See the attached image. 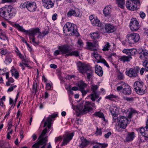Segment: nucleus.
I'll use <instances>...</instances> for the list:
<instances>
[{
  "label": "nucleus",
  "mask_w": 148,
  "mask_h": 148,
  "mask_svg": "<svg viewBox=\"0 0 148 148\" xmlns=\"http://www.w3.org/2000/svg\"><path fill=\"white\" fill-rule=\"evenodd\" d=\"M130 56H134L135 54H136L137 53V50L134 48L130 49Z\"/></svg>",
  "instance_id": "obj_42"
},
{
  "label": "nucleus",
  "mask_w": 148,
  "mask_h": 148,
  "mask_svg": "<svg viewBox=\"0 0 148 148\" xmlns=\"http://www.w3.org/2000/svg\"><path fill=\"white\" fill-rule=\"evenodd\" d=\"M98 86L97 85H92L91 87V90L92 91L93 93L91 94L90 95L91 96V99L93 101H95V97L97 98L96 96V94L97 93V90L98 88Z\"/></svg>",
  "instance_id": "obj_17"
},
{
  "label": "nucleus",
  "mask_w": 148,
  "mask_h": 148,
  "mask_svg": "<svg viewBox=\"0 0 148 148\" xmlns=\"http://www.w3.org/2000/svg\"><path fill=\"white\" fill-rule=\"evenodd\" d=\"M58 49L60 50L61 54H66L65 57L69 56V54L71 51H72V49L68 45H64L62 47L59 46Z\"/></svg>",
  "instance_id": "obj_10"
},
{
  "label": "nucleus",
  "mask_w": 148,
  "mask_h": 148,
  "mask_svg": "<svg viewBox=\"0 0 148 148\" xmlns=\"http://www.w3.org/2000/svg\"><path fill=\"white\" fill-rule=\"evenodd\" d=\"M68 17L74 16L76 17H79L81 16L80 10L78 8H75L74 10H71L67 13Z\"/></svg>",
  "instance_id": "obj_14"
},
{
  "label": "nucleus",
  "mask_w": 148,
  "mask_h": 148,
  "mask_svg": "<svg viewBox=\"0 0 148 148\" xmlns=\"http://www.w3.org/2000/svg\"><path fill=\"white\" fill-rule=\"evenodd\" d=\"M140 132L143 136L148 138V127H141L140 129Z\"/></svg>",
  "instance_id": "obj_26"
},
{
  "label": "nucleus",
  "mask_w": 148,
  "mask_h": 148,
  "mask_svg": "<svg viewBox=\"0 0 148 148\" xmlns=\"http://www.w3.org/2000/svg\"><path fill=\"white\" fill-rule=\"evenodd\" d=\"M11 72L12 73V76H14L16 78H18L19 76V73L17 71L14 69L11 70Z\"/></svg>",
  "instance_id": "obj_37"
},
{
  "label": "nucleus",
  "mask_w": 148,
  "mask_h": 148,
  "mask_svg": "<svg viewBox=\"0 0 148 148\" xmlns=\"http://www.w3.org/2000/svg\"><path fill=\"white\" fill-rule=\"evenodd\" d=\"M112 7L110 5L106 6L103 10V13L106 17H109L110 16L112 9Z\"/></svg>",
  "instance_id": "obj_18"
},
{
  "label": "nucleus",
  "mask_w": 148,
  "mask_h": 148,
  "mask_svg": "<svg viewBox=\"0 0 148 148\" xmlns=\"http://www.w3.org/2000/svg\"><path fill=\"white\" fill-rule=\"evenodd\" d=\"M132 59V57L131 56H123L121 57L120 58V60L121 61L123 62H129Z\"/></svg>",
  "instance_id": "obj_30"
},
{
  "label": "nucleus",
  "mask_w": 148,
  "mask_h": 148,
  "mask_svg": "<svg viewBox=\"0 0 148 148\" xmlns=\"http://www.w3.org/2000/svg\"><path fill=\"white\" fill-rule=\"evenodd\" d=\"M124 77V75L121 72L119 73L118 75V78L119 79L122 80L123 79Z\"/></svg>",
  "instance_id": "obj_55"
},
{
  "label": "nucleus",
  "mask_w": 148,
  "mask_h": 148,
  "mask_svg": "<svg viewBox=\"0 0 148 148\" xmlns=\"http://www.w3.org/2000/svg\"><path fill=\"white\" fill-rule=\"evenodd\" d=\"M126 75L130 77H135L138 75L137 71L135 69L131 68L128 70L127 69L126 71Z\"/></svg>",
  "instance_id": "obj_16"
},
{
  "label": "nucleus",
  "mask_w": 148,
  "mask_h": 148,
  "mask_svg": "<svg viewBox=\"0 0 148 148\" xmlns=\"http://www.w3.org/2000/svg\"><path fill=\"white\" fill-rule=\"evenodd\" d=\"M110 45L108 42H107L106 44L104 46L102 49V50L103 51H108L109 50V48L110 47Z\"/></svg>",
  "instance_id": "obj_40"
},
{
  "label": "nucleus",
  "mask_w": 148,
  "mask_h": 148,
  "mask_svg": "<svg viewBox=\"0 0 148 148\" xmlns=\"http://www.w3.org/2000/svg\"><path fill=\"white\" fill-rule=\"evenodd\" d=\"M77 85L79 88V90H80L81 89L83 88L84 89L87 86V84L85 83L82 81H81L78 82L77 83Z\"/></svg>",
  "instance_id": "obj_32"
},
{
  "label": "nucleus",
  "mask_w": 148,
  "mask_h": 148,
  "mask_svg": "<svg viewBox=\"0 0 148 148\" xmlns=\"http://www.w3.org/2000/svg\"><path fill=\"white\" fill-rule=\"evenodd\" d=\"M122 92L125 95H129L132 93V90L130 86L127 84L123 88Z\"/></svg>",
  "instance_id": "obj_25"
},
{
  "label": "nucleus",
  "mask_w": 148,
  "mask_h": 148,
  "mask_svg": "<svg viewBox=\"0 0 148 148\" xmlns=\"http://www.w3.org/2000/svg\"><path fill=\"white\" fill-rule=\"evenodd\" d=\"M116 54L115 53H111L110 54V55L108 56V58L110 59H112L113 58L112 57L113 56L114 57H116Z\"/></svg>",
  "instance_id": "obj_59"
},
{
  "label": "nucleus",
  "mask_w": 148,
  "mask_h": 148,
  "mask_svg": "<svg viewBox=\"0 0 148 148\" xmlns=\"http://www.w3.org/2000/svg\"><path fill=\"white\" fill-rule=\"evenodd\" d=\"M62 138L61 136H60L58 137H56L55 138V142H57L60 141L62 140Z\"/></svg>",
  "instance_id": "obj_64"
},
{
  "label": "nucleus",
  "mask_w": 148,
  "mask_h": 148,
  "mask_svg": "<svg viewBox=\"0 0 148 148\" xmlns=\"http://www.w3.org/2000/svg\"><path fill=\"white\" fill-rule=\"evenodd\" d=\"M134 88L137 94L143 95L145 93L146 86L142 82L136 81L134 83Z\"/></svg>",
  "instance_id": "obj_5"
},
{
  "label": "nucleus",
  "mask_w": 148,
  "mask_h": 148,
  "mask_svg": "<svg viewBox=\"0 0 148 148\" xmlns=\"http://www.w3.org/2000/svg\"><path fill=\"white\" fill-rule=\"evenodd\" d=\"M78 69L79 72L83 74L85 73L86 71L89 68L87 65L85 64L82 63L81 62H79L77 64Z\"/></svg>",
  "instance_id": "obj_11"
},
{
  "label": "nucleus",
  "mask_w": 148,
  "mask_h": 148,
  "mask_svg": "<svg viewBox=\"0 0 148 148\" xmlns=\"http://www.w3.org/2000/svg\"><path fill=\"white\" fill-rule=\"evenodd\" d=\"M57 114H53L50 115L47 119L46 121L45 122L44 127H45L47 126L48 129H49L51 127V123L52 118H55L58 116Z\"/></svg>",
  "instance_id": "obj_13"
},
{
  "label": "nucleus",
  "mask_w": 148,
  "mask_h": 148,
  "mask_svg": "<svg viewBox=\"0 0 148 148\" xmlns=\"http://www.w3.org/2000/svg\"><path fill=\"white\" fill-rule=\"evenodd\" d=\"M101 62L103 63L107 67H109V66L106 61L104 59H102L100 61L97 62Z\"/></svg>",
  "instance_id": "obj_56"
},
{
  "label": "nucleus",
  "mask_w": 148,
  "mask_h": 148,
  "mask_svg": "<svg viewBox=\"0 0 148 148\" xmlns=\"http://www.w3.org/2000/svg\"><path fill=\"white\" fill-rule=\"evenodd\" d=\"M16 0H2L1 3L3 4L6 3H14L16 1Z\"/></svg>",
  "instance_id": "obj_49"
},
{
  "label": "nucleus",
  "mask_w": 148,
  "mask_h": 148,
  "mask_svg": "<svg viewBox=\"0 0 148 148\" xmlns=\"http://www.w3.org/2000/svg\"><path fill=\"white\" fill-rule=\"evenodd\" d=\"M129 110L130 112L129 113L128 117L130 118L132 117V115L133 114H135L137 113V111L133 108H130Z\"/></svg>",
  "instance_id": "obj_35"
},
{
  "label": "nucleus",
  "mask_w": 148,
  "mask_h": 148,
  "mask_svg": "<svg viewBox=\"0 0 148 148\" xmlns=\"http://www.w3.org/2000/svg\"><path fill=\"white\" fill-rule=\"evenodd\" d=\"M29 1H26L24 3H21L20 5V7L21 8H26L27 9L28 5L29 3Z\"/></svg>",
  "instance_id": "obj_48"
},
{
  "label": "nucleus",
  "mask_w": 148,
  "mask_h": 148,
  "mask_svg": "<svg viewBox=\"0 0 148 148\" xmlns=\"http://www.w3.org/2000/svg\"><path fill=\"white\" fill-rule=\"evenodd\" d=\"M116 3L118 6L122 9H123L125 6L124 0H116Z\"/></svg>",
  "instance_id": "obj_33"
},
{
  "label": "nucleus",
  "mask_w": 148,
  "mask_h": 148,
  "mask_svg": "<svg viewBox=\"0 0 148 148\" xmlns=\"http://www.w3.org/2000/svg\"><path fill=\"white\" fill-rule=\"evenodd\" d=\"M140 4L139 0H127L126 6L128 9L134 11L136 10Z\"/></svg>",
  "instance_id": "obj_8"
},
{
  "label": "nucleus",
  "mask_w": 148,
  "mask_h": 148,
  "mask_svg": "<svg viewBox=\"0 0 148 148\" xmlns=\"http://www.w3.org/2000/svg\"><path fill=\"white\" fill-rule=\"evenodd\" d=\"M91 49V50L93 51V52L91 53V56L92 57H94L98 61V62L101 60L102 59L101 56L97 52L96 49L92 48Z\"/></svg>",
  "instance_id": "obj_23"
},
{
  "label": "nucleus",
  "mask_w": 148,
  "mask_h": 148,
  "mask_svg": "<svg viewBox=\"0 0 148 148\" xmlns=\"http://www.w3.org/2000/svg\"><path fill=\"white\" fill-rule=\"evenodd\" d=\"M109 110L111 115L118 114V108L115 105H113L109 108Z\"/></svg>",
  "instance_id": "obj_28"
},
{
  "label": "nucleus",
  "mask_w": 148,
  "mask_h": 148,
  "mask_svg": "<svg viewBox=\"0 0 148 148\" xmlns=\"http://www.w3.org/2000/svg\"><path fill=\"white\" fill-rule=\"evenodd\" d=\"M123 52L127 55L128 56H130V49H124L123 51Z\"/></svg>",
  "instance_id": "obj_51"
},
{
  "label": "nucleus",
  "mask_w": 148,
  "mask_h": 148,
  "mask_svg": "<svg viewBox=\"0 0 148 148\" xmlns=\"http://www.w3.org/2000/svg\"><path fill=\"white\" fill-rule=\"evenodd\" d=\"M143 64L144 66L146 71H148V62L147 61L144 62L143 63Z\"/></svg>",
  "instance_id": "obj_57"
},
{
  "label": "nucleus",
  "mask_w": 148,
  "mask_h": 148,
  "mask_svg": "<svg viewBox=\"0 0 148 148\" xmlns=\"http://www.w3.org/2000/svg\"><path fill=\"white\" fill-rule=\"evenodd\" d=\"M112 133L111 132H108L104 135V137L106 138H108L109 136L111 135Z\"/></svg>",
  "instance_id": "obj_61"
},
{
  "label": "nucleus",
  "mask_w": 148,
  "mask_h": 148,
  "mask_svg": "<svg viewBox=\"0 0 148 148\" xmlns=\"http://www.w3.org/2000/svg\"><path fill=\"white\" fill-rule=\"evenodd\" d=\"M127 36V37H138L140 36L138 34L134 32L128 34Z\"/></svg>",
  "instance_id": "obj_47"
},
{
  "label": "nucleus",
  "mask_w": 148,
  "mask_h": 148,
  "mask_svg": "<svg viewBox=\"0 0 148 148\" xmlns=\"http://www.w3.org/2000/svg\"><path fill=\"white\" fill-rule=\"evenodd\" d=\"M86 71L85 73H86L87 74L86 78L88 81H89L90 80V78L93 75V72L91 69L89 68Z\"/></svg>",
  "instance_id": "obj_29"
},
{
  "label": "nucleus",
  "mask_w": 148,
  "mask_h": 148,
  "mask_svg": "<svg viewBox=\"0 0 148 148\" xmlns=\"http://www.w3.org/2000/svg\"><path fill=\"white\" fill-rule=\"evenodd\" d=\"M129 26L131 30L133 31H136L140 27L139 23L135 18L131 19Z\"/></svg>",
  "instance_id": "obj_9"
},
{
  "label": "nucleus",
  "mask_w": 148,
  "mask_h": 148,
  "mask_svg": "<svg viewBox=\"0 0 148 148\" xmlns=\"http://www.w3.org/2000/svg\"><path fill=\"white\" fill-rule=\"evenodd\" d=\"M135 137L134 132H128L125 136L124 141L125 143H130L132 142Z\"/></svg>",
  "instance_id": "obj_15"
},
{
  "label": "nucleus",
  "mask_w": 148,
  "mask_h": 148,
  "mask_svg": "<svg viewBox=\"0 0 148 148\" xmlns=\"http://www.w3.org/2000/svg\"><path fill=\"white\" fill-rule=\"evenodd\" d=\"M142 51L144 57H143L142 55H140V58L141 59L143 58V59L145 60V62L147 61L148 60V51L143 50Z\"/></svg>",
  "instance_id": "obj_31"
},
{
  "label": "nucleus",
  "mask_w": 148,
  "mask_h": 148,
  "mask_svg": "<svg viewBox=\"0 0 148 148\" xmlns=\"http://www.w3.org/2000/svg\"><path fill=\"white\" fill-rule=\"evenodd\" d=\"M134 97H124V99L127 101H132L134 100Z\"/></svg>",
  "instance_id": "obj_50"
},
{
  "label": "nucleus",
  "mask_w": 148,
  "mask_h": 148,
  "mask_svg": "<svg viewBox=\"0 0 148 148\" xmlns=\"http://www.w3.org/2000/svg\"><path fill=\"white\" fill-rule=\"evenodd\" d=\"M77 43L80 47H82L83 45V42L82 40L80 39L78 40Z\"/></svg>",
  "instance_id": "obj_63"
},
{
  "label": "nucleus",
  "mask_w": 148,
  "mask_h": 148,
  "mask_svg": "<svg viewBox=\"0 0 148 148\" xmlns=\"http://www.w3.org/2000/svg\"><path fill=\"white\" fill-rule=\"evenodd\" d=\"M105 29L107 32L110 33L115 31L116 28L113 25L110 24H107L105 25Z\"/></svg>",
  "instance_id": "obj_22"
},
{
  "label": "nucleus",
  "mask_w": 148,
  "mask_h": 148,
  "mask_svg": "<svg viewBox=\"0 0 148 148\" xmlns=\"http://www.w3.org/2000/svg\"><path fill=\"white\" fill-rule=\"evenodd\" d=\"M117 97V96L114 95L113 94H110L108 96L106 97L105 98L108 99L109 100L112 99L113 98H116Z\"/></svg>",
  "instance_id": "obj_43"
},
{
  "label": "nucleus",
  "mask_w": 148,
  "mask_h": 148,
  "mask_svg": "<svg viewBox=\"0 0 148 148\" xmlns=\"http://www.w3.org/2000/svg\"><path fill=\"white\" fill-rule=\"evenodd\" d=\"M17 86L16 85H14L12 86L11 85V87L9 88L7 90V92H11Z\"/></svg>",
  "instance_id": "obj_60"
},
{
  "label": "nucleus",
  "mask_w": 148,
  "mask_h": 148,
  "mask_svg": "<svg viewBox=\"0 0 148 148\" xmlns=\"http://www.w3.org/2000/svg\"><path fill=\"white\" fill-rule=\"evenodd\" d=\"M28 4L27 10L28 11L30 12H34L36 11L37 7L35 3L29 1Z\"/></svg>",
  "instance_id": "obj_20"
},
{
  "label": "nucleus",
  "mask_w": 148,
  "mask_h": 148,
  "mask_svg": "<svg viewBox=\"0 0 148 148\" xmlns=\"http://www.w3.org/2000/svg\"><path fill=\"white\" fill-rule=\"evenodd\" d=\"M77 108L79 111V114L83 115L92 110V108H95V106L94 103L91 102L86 101L84 107L81 104H79L78 105Z\"/></svg>",
  "instance_id": "obj_3"
},
{
  "label": "nucleus",
  "mask_w": 148,
  "mask_h": 148,
  "mask_svg": "<svg viewBox=\"0 0 148 148\" xmlns=\"http://www.w3.org/2000/svg\"><path fill=\"white\" fill-rule=\"evenodd\" d=\"M73 136V133L68 134L64 138L63 141L62 143V145L64 146L67 145L69 142L71 140Z\"/></svg>",
  "instance_id": "obj_21"
},
{
  "label": "nucleus",
  "mask_w": 148,
  "mask_h": 148,
  "mask_svg": "<svg viewBox=\"0 0 148 148\" xmlns=\"http://www.w3.org/2000/svg\"><path fill=\"white\" fill-rule=\"evenodd\" d=\"M47 131V128H45L43 130L40 136L38 142L33 145L32 147L34 148H45L46 145V142L47 140V136L44 137Z\"/></svg>",
  "instance_id": "obj_4"
},
{
  "label": "nucleus",
  "mask_w": 148,
  "mask_h": 148,
  "mask_svg": "<svg viewBox=\"0 0 148 148\" xmlns=\"http://www.w3.org/2000/svg\"><path fill=\"white\" fill-rule=\"evenodd\" d=\"M128 119L125 117L122 116L119 118L118 124L115 127L116 130L118 132H121L123 129L126 128L128 123Z\"/></svg>",
  "instance_id": "obj_6"
},
{
  "label": "nucleus",
  "mask_w": 148,
  "mask_h": 148,
  "mask_svg": "<svg viewBox=\"0 0 148 148\" xmlns=\"http://www.w3.org/2000/svg\"><path fill=\"white\" fill-rule=\"evenodd\" d=\"M5 8V6L0 8V16L3 18V16H4V12L6 10Z\"/></svg>",
  "instance_id": "obj_41"
},
{
  "label": "nucleus",
  "mask_w": 148,
  "mask_h": 148,
  "mask_svg": "<svg viewBox=\"0 0 148 148\" xmlns=\"http://www.w3.org/2000/svg\"><path fill=\"white\" fill-rule=\"evenodd\" d=\"M68 55L69 56H74L76 57H78L79 56V53L78 51H70V53L68 54Z\"/></svg>",
  "instance_id": "obj_39"
},
{
  "label": "nucleus",
  "mask_w": 148,
  "mask_h": 148,
  "mask_svg": "<svg viewBox=\"0 0 148 148\" xmlns=\"http://www.w3.org/2000/svg\"><path fill=\"white\" fill-rule=\"evenodd\" d=\"M5 9L6 10L3 18L6 20L12 18L16 14L15 9L10 5L5 6Z\"/></svg>",
  "instance_id": "obj_7"
},
{
  "label": "nucleus",
  "mask_w": 148,
  "mask_h": 148,
  "mask_svg": "<svg viewBox=\"0 0 148 148\" xmlns=\"http://www.w3.org/2000/svg\"><path fill=\"white\" fill-rule=\"evenodd\" d=\"M95 73L99 76H102L103 74V71L102 68L99 65H96L95 68Z\"/></svg>",
  "instance_id": "obj_24"
},
{
  "label": "nucleus",
  "mask_w": 148,
  "mask_h": 148,
  "mask_svg": "<svg viewBox=\"0 0 148 148\" xmlns=\"http://www.w3.org/2000/svg\"><path fill=\"white\" fill-rule=\"evenodd\" d=\"M98 144L99 145L100 148H105L108 146V144L105 143H99Z\"/></svg>",
  "instance_id": "obj_53"
},
{
  "label": "nucleus",
  "mask_w": 148,
  "mask_h": 148,
  "mask_svg": "<svg viewBox=\"0 0 148 148\" xmlns=\"http://www.w3.org/2000/svg\"><path fill=\"white\" fill-rule=\"evenodd\" d=\"M93 115L95 116L101 118L104 120H105V118L104 117L103 114L102 112L100 111L95 112L93 114Z\"/></svg>",
  "instance_id": "obj_34"
},
{
  "label": "nucleus",
  "mask_w": 148,
  "mask_h": 148,
  "mask_svg": "<svg viewBox=\"0 0 148 148\" xmlns=\"http://www.w3.org/2000/svg\"><path fill=\"white\" fill-rule=\"evenodd\" d=\"M81 141V144L79 145V147L81 148H84L86 147L89 144V142L88 141L85 139L83 137L80 138Z\"/></svg>",
  "instance_id": "obj_27"
},
{
  "label": "nucleus",
  "mask_w": 148,
  "mask_h": 148,
  "mask_svg": "<svg viewBox=\"0 0 148 148\" xmlns=\"http://www.w3.org/2000/svg\"><path fill=\"white\" fill-rule=\"evenodd\" d=\"M38 38H30V40H32V42L34 45H38L39 43V41L38 39Z\"/></svg>",
  "instance_id": "obj_38"
},
{
  "label": "nucleus",
  "mask_w": 148,
  "mask_h": 148,
  "mask_svg": "<svg viewBox=\"0 0 148 148\" xmlns=\"http://www.w3.org/2000/svg\"><path fill=\"white\" fill-rule=\"evenodd\" d=\"M118 114L112 115V122L113 123L115 122L118 120Z\"/></svg>",
  "instance_id": "obj_44"
},
{
  "label": "nucleus",
  "mask_w": 148,
  "mask_h": 148,
  "mask_svg": "<svg viewBox=\"0 0 148 148\" xmlns=\"http://www.w3.org/2000/svg\"><path fill=\"white\" fill-rule=\"evenodd\" d=\"M13 26L19 31L27 34L28 36H29L34 37L38 34L39 36L42 37L45 36L49 33L48 31L46 29H45L44 31L41 33L40 32V29L38 28H31L27 30H25L22 26H20L18 24H15Z\"/></svg>",
  "instance_id": "obj_1"
},
{
  "label": "nucleus",
  "mask_w": 148,
  "mask_h": 148,
  "mask_svg": "<svg viewBox=\"0 0 148 148\" xmlns=\"http://www.w3.org/2000/svg\"><path fill=\"white\" fill-rule=\"evenodd\" d=\"M80 90L82 93V95L83 96L85 95L88 92V91L85 90H84V88L81 89V90Z\"/></svg>",
  "instance_id": "obj_62"
},
{
  "label": "nucleus",
  "mask_w": 148,
  "mask_h": 148,
  "mask_svg": "<svg viewBox=\"0 0 148 148\" xmlns=\"http://www.w3.org/2000/svg\"><path fill=\"white\" fill-rule=\"evenodd\" d=\"M12 61V59L10 55H7L5 57L4 62L6 64L10 63Z\"/></svg>",
  "instance_id": "obj_36"
},
{
  "label": "nucleus",
  "mask_w": 148,
  "mask_h": 148,
  "mask_svg": "<svg viewBox=\"0 0 148 148\" xmlns=\"http://www.w3.org/2000/svg\"><path fill=\"white\" fill-rule=\"evenodd\" d=\"M96 134L97 136H101L102 134V132L100 129H99L98 127L97 129Z\"/></svg>",
  "instance_id": "obj_54"
},
{
  "label": "nucleus",
  "mask_w": 148,
  "mask_h": 148,
  "mask_svg": "<svg viewBox=\"0 0 148 148\" xmlns=\"http://www.w3.org/2000/svg\"><path fill=\"white\" fill-rule=\"evenodd\" d=\"M127 84V83L123 81H121L117 83L116 86H121L123 88H124L126 86Z\"/></svg>",
  "instance_id": "obj_45"
},
{
  "label": "nucleus",
  "mask_w": 148,
  "mask_h": 148,
  "mask_svg": "<svg viewBox=\"0 0 148 148\" xmlns=\"http://www.w3.org/2000/svg\"><path fill=\"white\" fill-rule=\"evenodd\" d=\"M32 90L36 94L37 90V85L36 82L35 83L34 82L33 83Z\"/></svg>",
  "instance_id": "obj_46"
},
{
  "label": "nucleus",
  "mask_w": 148,
  "mask_h": 148,
  "mask_svg": "<svg viewBox=\"0 0 148 148\" xmlns=\"http://www.w3.org/2000/svg\"><path fill=\"white\" fill-rule=\"evenodd\" d=\"M59 54H61L60 50H56L54 53V55L55 56H56Z\"/></svg>",
  "instance_id": "obj_58"
},
{
  "label": "nucleus",
  "mask_w": 148,
  "mask_h": 148,
  "mask_svg": "<svg viewBox=\"0 0 148 148\" xmlns=\"http://www.w3.org/2000/svg\"><path fill=\"white\" fill-rule=\"evenodd\" d=\"M90 37H98L99 33L98 32L91 33L90 34Z\"/></svg>",
  "instance_id": "obj_52"
},
{
  "label": "nucleus",
  "mask_w": 148,
  "mask_h": 148,
  "mask_svg": "<svg viewBox=\"0 0 148 148\" xmlns=\"http://www.w3.org/2000/svg\"><path fill=\"white\" fill-rule=\"evenodd\" d=\"M90 19L92 24L94 26L101 27V24L99 20L97 18H95L93 16L91 15L90 16Z\"/></svg>",
  "instance_id": "obj_19"
},
{
  "label": "nucleus",
  "mask_w": 148,
  "mask_h": 148,
  "mask_svg": "<svg viewBox=\"0 0 148 148\" xmlns=\"http://www.w3.org/2000/svg\"><path fill=\"white\" fill-rule=\"evenodd\" d=\"M42 4L47 9L53 8L54 5L55 0H42Z\"/></svg>",
  "instance_id": "obj_12"
},
{
  "label": "nucleus",
  "mask_w": 148,
  "mask_h": 148,
  "mask_svg": "<svg viewBox=\"0 0 148 148\" xmlns=\"http://www.w3.org/2000/svg\"><path fill=\"white\" fill-rule=\"evenodd\" d=\"M63 31L66 36L78 37L80 36L75 25L70 23H66L63 27Z\"/></svg>",
  "instance_id": "obj_2"
}]
</instances>
